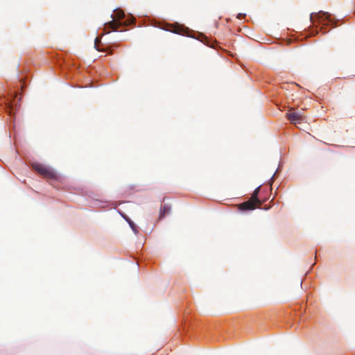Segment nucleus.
<instances>
[{"label": "nucleus", "instance_id": "1a4fd4ad", "mask_svg": "<svg viewBox=\"0 0 355 355\" xmlns=\"http://www.w3.org/2000/svg\"><path fill=\"white\" fill-rule=\"evenodd\" d=\"M8 109H9V111H8V112H9V114H12V112H13V108H12V107L10 105H9Z\"/></svg>", "mask_w": 355, "mask_h": 355}, {"label": "nucleus", "instance_id": "39448f33", "mask_svg": "<svg viewBox=\"0 0 355 355\" xmlns=\"http://www.w3.org/2000/svg\"><path fill=\"white\" fill-rule=\"evenodd\" d=\"M315 17H317L319 19H321V21H322L327 20L328 22H331L330 14L328 12L320 11L318 13L315 14Z\"/></svg>", "mask_w": 355, "mask_h": 355}, {"label": "nucleus", "instance_id": "f03ea898", "mask_svg": "<svg viewBox=\"0 0 355 355\" xmlns=\"http://www.w3.org/2000/svg\"><path fill=\"white\" fill-rule=\"evenodd\" d=\"M33 168L38 173L46 178H53L55 173L52 168L46 166L42 164L35 163L33 164Z\"/></svg>", "mask_w": 355, "mask_h": 355}, {"label": "nucleus", "instance_id": "9d476101", "mask_svg": "<svg viewBox=\"0 0 355 355\" xmlns=\"http://www.w3.org/2000/svg\"><path fill=\"white\" fill-rule=\"evenodd\" d=\"M100 39L98 37H96L95 39V47L97 46L98 42H99Z\"/></svg>", "mask_w": 355, "mask_h": 355}, {"label": "nucleus", "instance_id": "9b49d317", "mask_svg": "<svg viewBox=\"0 0 355 355\" xmlns=\"http://www.w3.org/2000/svg\"><path fill=\"white\" fill-rule=\"evenodd\" d=\"M313 18V14L311 15V19Z\"/></svg>", "mask_w": 355, "mask_h": 355}, {"label": "nucleus", "instance_id": "6e6552de", "mask_svg": "<svg viewBox=\"0 0 355 355\" xmlns=\"http://www.w3.org/2000/svg\"><path fill=\"white\" fill-rule=\"evenodd\" d=\"M245 14L239 13L237 15V18L239 19H241L245 17Z\"/></svg>", "mask_w": 355, "mask_h": 355}, {"label": "nucleus", "instance_id": "0eeeda50", "mask_svg": "<svg viewBox=\"0 0 355 355\" xmlns=\"http://www.w3.org/2000/svg\"><path fill=\"white\" fill-rule=\"evenodd\" d=\"M123 218L128 223L130 227L132 230V231L135 232V234L137 233V229L136 227V225L128 217L124 215H122Z\"/></svg>", "mask_w": 355, "mask_h": 355}, {"label": "nucleus", "instance_id": "20e7f679", "mask_svg": "<svg viewBox=\"0 0 355 355\" xmlns=\"http://www.w3.org/2000/svg\"><path fill=\"white\" fill-rule=\"evenodd\" d=\"M287 118L293 124L299 123L303 120L302 114L297 112H289L287 113Z\"/></svg>", "mask_w": 355, "mask_h": 355}, {"label": "nucleus", "instance_id": "f257e3e1", "mask_svg": "<svg viewBox=\"0 0 355 355\" xmlns=\"http://www.w3.org/2000/svg\"><path fill=\"white\" fill-rule=\"evenodd\" d=\"M260 187H257L253 192L251 200L243 202L240 205V209L241 210H252L254 209L256 205L260 206L261 205V201L258 199V193L259 192Z\"/></svg>", "mask_w": 355, "mask_h": 355}, {"label": "nucleus", "instance_id": "7ed1b4c3", "mask_svg": "<svg viewBox=\"0 0 355 355\" xmlns=\"http://www.w3.org/2000/svg\"><path fill=\"white\" fill-rule=\"evenodd\" d=\"M125 14L121 10L117 9L114 10V16L112 17L113 20L108 23V26L113 31H116L118 27L121 25V22L117 23L114 19L121 20L123 19Z\"/></svg>", "mask_w": 355, "mask_h": 355}, {"label": "nucleus", "instance_id": "423d86ee", "mask_svg": "<svg viewBox=\"0 0 355 355\" xmlns=\"http://www.w3.org/2000/svg\"><path fill=\"white\" fill-rule=\"evenodd\" d=\"M170 210H171V207L168 205H163L160 209L159 217L160 218L164 217L166 214L169 213Z\"/></svg>", "mask_w": 355, "mask_h": 355}]
</instances>
